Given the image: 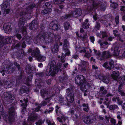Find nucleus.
I'll return each mask as SVG.
<instances>
[{
  "mask_svg": "<svg viewBox=\"0 0 125 125\" xmlns=\"http://www.w3.org/2000/svg\"><path fill=\"white\" fill-rule=\"evenodd\" d=\"M71 17V15L70 14H67L64 16H62V19L63 20H66L70 18Z\"/></svg>",
  "mask_w": 125,
  "mask_h": 125,
  "instance_id": "ea45409f",
  "label": "nucleus"
},
{
  "mask_svg": "<svg viewBox=\"0 0 125 125\" xmlns=\"http://www.w3.org/2000/svg\"><path fill=\"white\" fill-rule=\"evenodd\" d=\"M5 84L7 85L6 87L9 88L12 87L13 85V82L11 81H7L5 83Z\"/></svg>",
  "mask_w": 125,
  "mask_h": 125,
  "instance_id": "f704fd0d",
  "label": "nucleus"
},
{
  "mask_svg": "<svg viewBox=\"0 0 125 125\" xmlns=\"http://www.w3.org/2000/svg\"><path fill=\"white\" fill-rule=\"evenodd\" d=\"M98 78L105 83H108L109 82V78L107 76L101 74L98 76Z\"/></svg>",
  "mask_w": 125,
  "mask_h": 125,
  "instance_id": "aec40b11",
  "label": "nucleus"
},
{
  "mask_svg": "<svg viewBox=\"0 0 125 125\" xmlns=\"http://www.w3.org/2000/svg\"><path fill=\"white\" fill-rule=\"evenodd\" d=\"M55 110L56 114H58L59 113L60 111L59 109L60 107L58 105H56L55 106Z\"/></svg>",
  "mask_w": 125,
  "mask_h": 125,
  "instance_id": "09e8293b",
  "label": "nucleus"
},
{
  "mask_svg": "<svg viewBox=\"0 0 125 125\" xmlns=\"http://www.w3.org/2000/svg\"><path fill=\"white\" fill-rule=\"evenodd\" d=\"M63 26L65 31L68 30L70 26V23L67 21L64 22L63 24Z\"/></svg>",
  "mask_w": 125,
  "mask_h": 125,
  "instance_id": "7c9ffc66",
  "label": "nucleus"
},
{
  "mask_svg": "<svg viewBox=\"0 0 125 125\" xmlns=\"http://www.w3.org/2000/svg\"><path fill=\"white\" fill-rule=\"evenodd\" d=\"M119 16L118 15H117L115 18V21L116 24H118L119 23Z\"/></svg>",
  "mask_w": 125,
  "mask_h": 125,
  "instance_id": "bf43d9fd",
  "label": "nucleus"
},
{
  "mask_svg": "<svg viewBox=\"0 0 125 125\" xmlns=\"http://www.w3.org/2000/svg\"><path fill=\"white\" fill-rule=\"evenodd\" d=\"M37 117L38 116L36 115H31L29 116L28 121L33 122L37 119Z\"/></svg>",
  "mask_w": 125,
  "mask_h": 125,
  "instance_id": "c756f323",
  "label": "nucleus"
},
{
  "mask_svg": "<svg viewBox=\"0 0 125 125\" xmlns=\"http://www.w3.org/2000/svg\"><path fill=\"white\" fill-rule=\"evenodd\" d=\"M67 79V76H65L63 77H61V78H60V81L64 82Z\"/></svg>",
  "mask_w": 125,
  "mask_h": 125,
  "instance_id": "13d9d810",
  "label": "nucleus"
},
{
  "mask_svg": "<svg viewBox=\"0 0 125 125\" xmlns=\"http://www.w3.org/2000/svg\"><path fill=\"white\" fill-rule=\"evenodd\" d=\"M65 0H54L53 2L55 4H62Z\"/></svg>",
  "mask_w": 125,
  "mask_h": 125,
  "instance_id": "37998d69",
  "label": "nucleus"
},
{
  "mask_svg": "<svg viewBox=\"0 0 125 125\" xmlns=\"http://www.w3.org/2000/svg\"><path fill=\"white\" fill-rule=\"evenodd\" d=\"M12 57L16 58L18 59H21L24 55V51L22 49L20 50H17L15 51L11 54Z\"/></svg>",
  "mask_w": 125,
  "mask_h": 125,
  "instance_id": "9d476101",
  "label": "nucleus"
},
{
  "mask_svg": "<svg viewBox=\"0 0 125 125\" xmlns=\"http://www.w3.org/2000/svg\"><path fill=\"white\" fill-rule=\"evenodd\" d=\"M118 106L116 104L111 105H110L109 107V109L110 110H114L117 108Z\"/></svg>",
  "mask_w": 125,
  "mask_h": 125,
  "instance_id": "79ce46f5",
  "label": "nucleus"
},
{
  "mask_svg": "<svg viewBox=\"0 0 125 125\" xmlns=\"http://www.w3.org/2000/svg\"><path fill=\"white\" fill-rule=\"evenodd\" d=\"M21 44L20 43H18L16 44L15 46V48L13 49V51H14L16 48L17 50H18V49H19V48L21 47Z\"/></svg>",
  "mask_w": 125,
  "mask_h": 125,
  "instance_id": "4d7b16f0",
  "label": "nucleus"
},
{
  "mask_svg": "<svg viewBox=\"0 0 125 125\" xmlns=\"http://www.w3.org/2000/svg\"><path fill=\"white\" fill-rule=\"evenodd\" d=\"M110 122L111 123L113 124L114 125H116V121L114 119L111 118L110 120Z\"/></svg>",
  "mask_w": 125,
  "mask_h": 125,
  "instance_id": "0e129e2a",
  "label": "nucleus"
},
{
  "mask_svg": "<svg viewBox=\"0 0 125 125\" xmlns=\"http://www.w3.org/2000/svg\"><path fill=\"white\" fill-rule=\"evenodd\" d=\"M106 51H104L102 53V54H101V57L102 58V60L105 59V57H106Z\"/></svg>",
  "mask_w": 125,
  "mask_h": 125,
  "instance_id": "de8ad7c7",
  "label": "nucleus"
},
{
  "mask_svg": "<svg viewBox=\"0 0 125 125\" xmlns=\"http://www.w3.org/2000/svg\"><path fill=\"white\" fill-rule=\"evenodd\" d=\"M5 99L6 100V103L7 104L12 103V101L14 99L13 95L7 92H5L3 94Z\"/></svg>",
  "mask_w": 125,
  "mask_h": 125,
  "instance_id": "1a4fd4ad",
  "label": "nucleus"
},
{
  "mask_svg": "<svg viewBox=\"0 0 125 125\" xmlns=\"http://www.w3.org/2000/svg\"><path fill=\"white\" fill-rule=\"evenodd\" d=\"M100 27L101 25L100 23L98 22H96V24L94 27L93 28V32H94L99 30Z\"/></svg>",
  "mask_w": 125,
  "mask_h": 125,
  "instance_id": "c85d7f7f",
  "label": "nucleus"
},
{
  "mask_svg": "<svg viewBox=\"0 0 125 125\" xmlns=\"http://www.w3.org/2000/svg\"><path fill=\"white\" fill-rule=\"evenodd\" d=\"M16 70V67L13 64L9 63L7 64L4 65L0 71L1 74L4 76L5 74L11 73L14 72Z\"/></svg>",
  "mask_w": 125,
  "mask_h": 125,
  "instance_id": "20e7f679",
  "label": "nucleus"
},
{
  "mask_svg": "<svg viewBox=\"0 0 125 125\" xmlns=\"http://www.w3.org/2000/svg\"><path fill=\"white\" fill-rule=\"evenodd\" d=\"M9 0H4L2 4L1 5V10H3L4 9L7 8L9 7L8 6L10 4Z\"/></svg>",
  "mask_w": 125,
  "mask_h": 125,
  "instance_id": "b1692460",
  "label": "nucleus"
},
{
  "mask_svg": "<svg viewBox=\"0 0 125 125\" xmlns=\"http://www.w3.org/2000/svg\"><path fill=\"white\" fill-rule=\"evenodd\" d=\"M45 8L44 10H42L41 11L42 14L44 15L49 13L52 10V6L50 2H46L45 3Z\"/></svg>",
  "mask_w": 125,
  "mask_h": 125,
  "instance_id": "9b49d317",
  "label": "nucleus"
},
{
  "mask_svg": "<svg viewBox=\"0 0 125 125\" xmlns=\"http://www.w3.org/2000/svg\"><path fill=\"white\" fill-rule=\"evenodd\" d=\"M25 41H23L21 43V46L22 48H25L26 47V42H27L28 41H27V38H26V37H25Z\"/></svg>",
  "mask_w": 125,
  "mask_h": 125,
  "instance_id": "c03bdc74",
  "label": "nucleus"
},
{
  "mask_svg": "<svg viewBox=\"0 0 125 125\" xmlns=\"http://www.w3.org/2000/svg\"><path fill=\"white\" fill-rule=\"evenodd\" d=\"M44 121H42V119H40L39 120L35 123L36 125H42V124H43Z\"/></svg>",
  "mask_w": 125,
  "mask_h": 125,
  "instance_id": "49530a36",
  "label": "nucleus"
},
{
  "mask_svg": "<svg viewBox=\"0 0 125 125\" xmlns=\"http://www.w3.org/2000/svg\"><path fill=\"white\" fill-rule=\"evenodd\" d=\"M76 84L80 86V89L83 92L86 93L87 90L89 89L91 85V82H85V79L82 75H77L75 79Z\"/></svg>",
  "mask_w": 125,
  "mask_h": 125,
  "instance_id": "7ed1b4c3",
  "label": "nucleus"
},
{
  "mask_svg": "<svg viewBox=\"0 0 125 125\" xmlns=\"http://www.w3.org/2000/svg\"><path fill=\"white\" fill-rule=\"evenodd\" d=\"M40 94L42 98H44L48 94V92L47 90L42 89L41 90Z\"/></svg>",
  "mask_w": 125,
  "mask_h": 125,
  "instance_id": "473e14b6",
  "label": "nucleus"
},
{
  "mask_svg": "<svg viewBox=\"0 0 125 125\" xmlns=\"http://www.w3.org/2000/svg\"><path fill=\"white\" fill-rule=\"evenodd\" d=\"M23 72L21 70L20 73L19 75L18 76L17 79L19 80H20L22 78L23 76Z\"/></svg>",
  "mask_w": 125,
  "mask_h": 125,
  "instance_id": "603ef678",
  "label": "nucleus"
},
{
  "mask_svg": "<svg viewBox=\"0 0 125 125\" xmlns=\"http://www.w3.org/2000/svg\"><path fill=\"white\" fill-rule=\"evenodd\" d=\"M32 74H31L27 78L26 80V82L27 84L28 85H30L29 83L31 82L33 76V75L32 73H31Z\"/></svg>",
  "mask_w": 125,
  "mask_h": 125,
  "instance_id": "72a5a7b5",
  "label": "nucleus"
},
{
  "mask_svg": "<svg viewBox=\"0 0 125 125\" xmlns=\"http://www.w3.org/2000/svg\"><path fill=\"white\" fill-rule=\"evenodd\" d=\"M10 7L9 6V7H7V8H6L3 10H4V14L6 15V14H8L9 13V12H10Z\"/></svg>",
  "mask_w": 125,
  "mask_h": 125,
  "instance_id": "a19ab883",
  "label": "nucleus"
},
{
  "mask_svg": "<svg viewBox=\"0 0 125 125\" xmlns=\"http://www.w3.org/2000/svg\"><path fill=\"white\" fill-rule=\"evenodd\" d=\"M112 50L114 51V54L115 56L118 55L119 53V47L117 46H115L114 48L112 49Z\"/></svg>",
  "mask_w": 125,
  "mask_h": 125,
  "instance_id": "bb28decb",
  "label": "nucleus"
},
{
  "mask_svg": "<svg viewBox=\"0 0 125 125\" xmlns=\"http://www.w3.org/2000/svg\"><path fill=\"white\" fill-rule=\"evenodd\" d=\"M82 27L84 29H87L89 28L90 24L89 23H85V22H83L82 24Z\"/></svg>",
  "mask_w": 125,
  "mask_h": 125,
  "instance_id": "4c0bfd02",
  "label": "nucleus"
},
{
  "mask_svg": "<svg viewBox=\"0 0 125 125\" xmlns=\"http://www.w3.org/2000/svg\"><path fill=\"white\" fill-rule=\"evenodd\" d=\"M62 65L61 63L58 62L56 64L54 61H52L50 62V67L47 68L44 72L37 73L36 75L42 79L46 78L50 76L53 77L59 71H61Z\"/></svg>",
  "mask_w": 125,
  "mask_h": 125,
  "instance_id": "f03ea898",
  "label": "nucleus"
},
{
  "mask_svg": "<svg viewBox=\"0 0 125 125\" xmlns=\"http://www.w3.org/2000/svg\"><path fill=\"white\" fill-rule=\"evenodd\" d=\"M82 10L80 9L76 8L74 10L72 11L70 14L71 16L74 17H78L81 14Z\"/></svg>",
  "mask_w": 125,
  "mask_h": 125,
  "instance_id": "4468645a",
  "label": "nucleus"
},
{
  "mask_svg": "<svg viewBox=\"0 0 125 125\" xmlns=\"http://www.w3.org/2000/svg\"><path fill=\"white\" fill-rule=\"evenodd\" d=\"M118 32V31L117 30H114L113 31V34L115 37H118L119 36V34H116Z\"/></svg>",
  "mask_w": 125,
  "mask_h": 125,
  "instance_id": "052dcab7",
  "label": "nucleus"
},
{
  "mask_svg": "<svg viewBox=\"0 0 125 125\" xmlns=\"http://www.w3.org/2000/svg\"><path fill=\"white\" fill-rule=\"evenodd\" d=\"M38 61L40 62L44 61L45 60V57L44 56H41L40 55L36 58Z\"/></svg>",
  "mask_w": 125,
  "mask_h": 125,
  "instance_id": "c9c22d12",
  "label": "nucleus"
},
{
  "mask_svg": "<svg viewBox=\"0 0 125 125\" xmlns=\"http://www.w3.org/2000/svg\"><path fill=\"white\" fill-rule=\"evenodd\" d=\"M3 29L5 32L9 33L12 30L11 27L10 23H8L4 24V25Z\"/></svg>",
  "mask_w": 125,
  "mask_h": 125,
  "instance_id": "6ab92c4d",
  "label": "nucleus"
},
{
  "mask_svg": "<svg viewBox=\"0 0 125 125\" xmlns=\"http://www.w3.org/2000/svg\"><path fill=\"white\" fill-rule=\"evenodd\" d=\"M19 32V30L18 29H16L14 31L15 34L14 36L18 39L20 40L21 39L22 36L21 34L18 33Z\"/></svg>",
  "mask_w": 125,
  "mask_h": 125,
  "instance_id": "2f4dec72",
  "label": "nucleus"
},
{
  "mask_svg": "<svg viewBox=\"0 0 125 125\" xmlns=\"http://www.w3.org/2000/svg\"><path fill=\"white\" fill-rule=\"evenodd\" d=\"M19 15L21 17V18H20L19 20L18 25L19 26H23L25 24L26 19L28 17L29 15H27V16L24 14L22 16H21L20 15V13L19 14Z\"/></svg>",
  "mask_w": 125,
  "mask_h": 125,
  "instance_id": "2eb2a0df",
  "label": "nucleus"
},
{
  "mask_svg": "<svg viewBox=\"0 0 125 125\" xmlns=\"http://www.w3.org/2000/svg\"><path fill=\"white\" fill-rule=\"evenodd\" d=\"M9 116L8 120L10 124L13 123L15 120V118L17 116L16 113L15 112V109L13 106L11 107L9 109Z\"/></svg>",
  "mask_w": 125,
  "mask_h": 125,
  "instance_id": "423d86ee",
  "label": "nucleus"
},
{
  "mask_svg": "<svg viewBox=\"0 0 125 125\" xmlns=\"http://www.w3.org/2000/svg\"><path fill=\"white\" fill-rule=\"evenodd\" d=\"M44 24L41 25L37 37L39 39L44 40L48 43L52 42L54 39L56 42H59L61 37L58 35L55 34L52 31H48L49 30L44 26Z\"/></svg>",
  "mask_w": 125,
  "mask_h": 125,
  "instance_id": "f257e3e1",
  "label": "nucleus"
},
{
  "mask_svg": "<svg viewBox=\"0 0 125 125\" xmlns=\"http://www.w3.org/2000/svg\"><path fill=\"white\" fill-rule=\"evenodd\" d=\"M103 38H104L108 36L107 34L105 31H102L101 33Z\"/></svg>",
  "mask_w": 125,
  "mask_h": 125,
  "instance_id": "864d4df0",
  "label": "nucleus"
},
{
  "mask_svg": "<svg viewBox=\"0 0 125 125\" xmlns=\"http://www.w3.org/2000/svg\"><path fill=\"white\" fill-rule=\"evenodd\" d=\"M50 26L51 28V29L52 30L54 31L58 30L59 28V27L60 26V25L57 23H55L54 21H52L51 22L50 24Z\"/></svg>",
  "mask_w": 125,
  "mask_h": 125,
  "instance_id": "412c9836",
  "label": "nucleus"
},
{
  "mask_svg": "<svg viewBox=\"0 0 125 125\" xmlns=\"http://www.w3.org/2000/svg\"><path fill=\"white\" fill-rule=\"evenodd\" d=\"M38 79H36L35 80V83L36 85L38 86H39L40 85V83H41L42 80L41 79L39 80Z\"/></svg>",
  "mask_w": 125,
  "mask_h": 125,
  "instance_id": "6e6d98bb",
  "label": "nucleus"
},
{
  "mask_svg": "<svg viewBox=\"0 0 125 125\" xmlns=\"http://www.w3.org/2000/svg\"><path fill=\"white\" fill-rule=\"evenodd\" d=\"M67 95L66 98L68 102L72 103L74 100V95L73 93V89L72 87L68 88L66 90Z\"/></svg>",
  "mask_w": 125,
  "mask_h": 125,
  "instance_id": "0eeeda50",
  "label": "nucleus"
},
{
  "mask_svg": "<svg viewBox=\"0 0 125 125\" xmlns=\"http://www.w3.org/2000/svg\"><path fill=\"white\" fill-rule=\"evenodd\" d=\"M88 1V0H78L77 3L79 4H82L83 3H86Z\"/></svg>",
  "mask_w": 125,
  "mask_h": 125,
  "instance_id": "5fc2aeb1",
  "label": "nucleus"
},
{
  "mask_svg": "<svg viewBox=\"0 0 125 125\" xmlns=\"http://www.w3.org/2000/svg\"><path fill=\"white\" fill-rule=\"evenodd\" d=\"M25 70L27 73L29 74L33 73L32 70V68L31 65L29 64H27L25 66Z\"/></svg>",
  "mask_w": 125,
  "mask_h": 125,
  "instance_id": "a878e982",
  "label": "nucleus"
},
{
  "mask_svg": "<svg viewBox=\"0 0 125 125\" xmlns=\"http://www.w3.org/2000/svg\"><path fill=\"white\" fill-rule=\"evenodd\" d=\"M14 64L18 68V70L19 71L21 69L20 65L17 62H13Z\"/></svg>",
  "mask_w": 125,
  "mask_h": 125,
  "instance_id": "3c124183",
  "label": "nucleus"
},
{
  "mask_svg": "<svg viewBox=\"0 0 125 125\" xmlns=\"http://www.w3.org/2000/svg\"><path fill=\"white\" fill-rule=\"evenodd\" d=\"M110 6L112 8L116 9L118 7V5L117 3L113 2L111 4Z\"/></svg>",
  "mask_w": 125,
  "mask_h": 125,
  "instance_id": "58836bf2",
  "label": "nucleus"
},
{
  "mask_svg": "<svg viewBox=\"0 0 125 125\" xmlns=\"http://www.w3.org/2000/svg\"><path fill=\"white\" fill-rule=\"evenodd\" d=\"M12 40L11 36L6 37L5 39L0 35V45L1 47L7 46V44L10 43Z\"/></svg>",
  "mask_w": 125,
  "mask_h": 125,
  "instance_id": "6e6552de",
  "label": "nucleus"
},
{
  "mask_svg": "<svg viewBox=\"0 0 125 125\" xmlns=\"http://www.w3.org/2000/svg\"><path fill=\"white\" fill-rule=\"evenodd\" d=\"M40 51L38 47H36L31 53V55L32 57H35L36 58L40 55Z\"/></svg>",
  "mask_w": 125,
  "mask_h": 125,
  "instance_id": "5701e85b",
  "label": "nucleus"
},
{
  "mask_svg": "<svg viewBox=\"0 0 125 125\" xmlns=\"http://www.w3.org/2000/svg\"><path fill=\"white\" fill-rule=\"evenodd\" d=\"M20 26H19V29L18 30L19 31H20L22 35L24 36V37H26L27 33V27L25 26H22L21 27Z\"/></svg>",
  "mask_w": 125,
  "mask_h": 125,
  "instance_id": "a211bd4d",
  "label": "nucleus"
},
{
  "mask_svg": "<svg viewBox=\"0 0 125 125\" xmlns=\"http://www.w3.org/2000/svg\"><path fill=\"white\" fill-rule=\"evenodd\" d=\"M37 6L36 5V4L34 3V2H30L29 5L27 8L26 11H22L20 12V15L22 16L24 14L27 16V15H28L29 14H31L32 12V9L34 8H37Z\"/></svg>",
  "mask_w": 125,
  "mask_h": 125,
  "instance_id": "39448f33",
  "label": "nucleus"
},
{
  "mask_svg": "<svg viewBox=\"0 0 125 125\" xmlns=\"http://www.w3.org/2000/svg\"><path fill=\"white\" fill-rule=\"evenodd\" d=\"M90 39L92 43H94V36H90Z\"/></svg>",
  "mask_w": 125,
  "mask_h": 125,
  "instance_id": "69168bd1",
  "label": "nucleus"
},
{
  "mask_svg": "<svg viewBox=\"0 0 125 125\" xmlns=\"http://www.w3.org/2000/svg\"><path fill=\"white\" fill-rule=\"evenodd\" d=\"M37 21L34 20L29 24V28L31 30L35 31L36 30L37 28Z\"/></svg>",
  "mask_w": 125,
  "mask_h": 125,
  "instance_id": "f3484780",
  "label": "nucleus"
},
{
  "mask_svg": "<svg viewBox=\"0 0 125 125\" xmlns=\"http://www.w3.org/2000/svg\"><path fill=\"white\" fill-rule=\"evenodd\" d=\"M87 62L84 60H81L80 62V70L81 72L85 71Z\"/></svg>",
  "mask_w": 125,
  "mask_h": 125,
  "instance_id": "dca6fc26",
  "label": "nucleus"
},
{
  "mask_svg": "<svg viewBox=\"0 0 125 125\" xmlns=\"http://www.w3.org/2000/svg\"><path fill=\"white\" fill-rule=\"evenodd\" d=\"M58 101L59 103H61V105H67L68 107H70L71 105L70 104L66 102H64V98L61 95H60L58 98Z\"/></svg>",
  "mask_w": 125,
  "mask_h": 125,
  "instance_id": "4be33fe9",
  "label": "nucleus"
},
{
  "mask_svg": "<svg viewBox=\"0 0 125 125\" xmlns=\"http://www.w3.org/2000/svg\"><path fill=\"white\" fill-rule=\"evenodd\" d=\"M59 46L58 43L55 44L54 46V47L52 49V51H54V53H56L59 50Z\"/></svg>",
  "mask_w": 125,
  "mask_h": 125,
  "instance_id": "e433bc0d",
  "label": "nucleus"
},
{
  "mask_svg": "<svg viewBox=\"0 0 125 125\" xmlns=\"http://www.w3.org/2000/svg\"><path fill=\"white\" fill-rule=\"evenodd\" d=\"M66 52L65 53V56H69L71 52L70 50L68 49H67L66 50Z\"/></svg>",
  "mask_w": 125,
  "mask_h": 125,
  "instance_id": "338daca9",
  "label": "nucleus"
},
{
  "mask_svg": "<svg viewBox=\"0 0 125 125\" xmlns=\"http://www.w3.org/2000/svg\"><path fill=\"white\" fill-rule=\"evenodd\" d=\"M103 67H105L107 69L110 70L111 68H113L114 66V62L113 60H111L109 62H104L103 65Z\"/></svg>",
  "mask_w": 125,
  "mask_h": 125,
  "instance_id": "ddd939ff",
  "label": "nucleus"
},
{
  "mask_svg": "<svg viewBox=\"0 0 125 125\" xmlns=\"http://www.w3.org/2000/svg\"><path fill=\"white\" fill-rule=\"evenodd\" d=\"M111 75L112 78L114 80H117L118 79V77L119 75V72L117 71H113Z\"/></svg>",
  "mask_w": 125,
  "mask_h": 125,
  "instance_id": "cd10ccee",
  "label": "nucleus"
},
{
  "mask_svg": "<svg viewBox=\"0 0 125 125\" xmlns=\"http://www.w3.org/2000/svg\"><path fill=\"white\" fill-rule=\"evenodd\" d=\"M14 64L18 68V70L19 71L21 69L20 65L17 62H13Z\"/></svg>",
  "mask_w": 125,
  "mask_h": 125,
  "instance_id": "8fccbe9b",
  "label": "nucleus"
},
{
  "mask_svg": "<svg viewBox=\"0 0 125 125\" xmlns=\"http://www.w3.org/2000/svg\"><path fill=\"white\" fill-rule=\"evenodd\" d=\"M118 91L119 94H120L122 96H125V92L123 90L118 88Z\"/></svg>",
  "mask_w": 125,
  "mask_h": 125,
  "instance_id": "a18cd8bd",
  "label": "nucleus"
},
{
  "mask_svg": "<svg viewBox=\"0 0 125 125\" xmlns=\"http://www.w3.org/2000/svg\"><path fill=\"white\" fill-rule=\"evenodd\" d=\"M106 58H108L111 57V55L109 51H108L107 52L106 51Z\"/></svg>",
  "mask_w": 125,
  "mask_h": 125,
  "instance_id": "e2e57ef3",
  "label": "nucleus"
},
{
  "mask_svg": "<svg viewBox=\"0 0 125 125\" xmlns=\"http://www.w3.org/2000/svg\"><path fill=\"white\" fill-rule=\"evenodd\" d=\"M41 107V106H40L39 105L35 108L34 110V111L35 112H38L39 111H40V108Z\"/></svg>",
  "mask_w": 125,
  "mask_h": 125,
  "instance_id": "680f3d73",
  "label": "nucleus"
},
{
  "mask_svg": "<svg viewBox=\"0 0 125 125\" xmlns=\"http://www.w3.org/2000/svg\"><path fill=\"white\" fill-rule=\"evenodd\" d=\"M20 90L21 93L22 94L26 93V94H28L29 93V88L25 86H22L21 87Z\"/></svg>",
  "mask_w": 125,
  "mask_h": 125,
  "instance_id": "393cba45",
  "label": "nucleus"
},
{
  "mask_svg": "<svg viewBox=\"0 0 125 125\" xmlns=\"http://www.w3.org/2000/svg\"><path fill=\"white\" fill-rule=\"evenodd\" d=\"M96 117L94 115H91L84 117V122L86 124H91L95 120Z\"/></svg>",
  "mask_w": 125,
  "mask_h": 125,
  "instance_id": "f8f14e48",
  "label": "nucleus"
},
{
  "mask_svg": "<svg viewBox=\"0 0 125 125\" xmlns=\"http://www.w3.org/2000/svg\"><path fill=\"white\" fill-rule=\"evenodd\" d=\"M72 57L73 58L76 60L78 58H79V56L78 55L76 54H74L73 55Z\"/></svg>",
  "mask_w": 125,
  "mask_h": 125,
  "instance_id": "774afa93",
  "label": "nucleus"
}]
</instances>
